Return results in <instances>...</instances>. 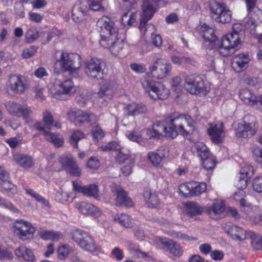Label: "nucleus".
<instances>
[{
  "label": "nucleus",
  "instance_id": "obj_35",
  "mask_svg": "<svg viewBox=\"0 0 262 262\" xmlns=\"http://www.w3.org/2000/svg\"><path fill=\"white\" fill-rule=\"evenodd\" d=\"M72 14L75 22H80L85 19L87 13L80 5H75L72 9Z\"/></svg>",
  "mask_w": 262,
  "mask_h": 262
},
{
  "label": "nucleus",
  "instance_id": "obj_57",
  "mask_svg": "<svg viewBox=\"0 0 262 262\" xmlns=\"http://www.w3.org/2000/svg\"><path fill=\"white\" fill-rule=\"evenodd\" d=\"M101 149L103 151L116 150L119 151L122 149V146L120 142L117 141H112L108 143L105 146H102Z\"/></svg>",
  "mask_w": 262,
  "mask_h": 262
},
{
  "label": "nucleus",
  "instance_id": "obj_51",
  "mask_svg": "<svg viewBox=\"0 0 262 262\" xmlns=\"http://www.w3.org/2000/svg\"><path fill=\"white\" fill-rule=\"evenodd\" d=\"M193 189H192V195H198L204 192L206 190V185L205 183H198L192 182Z\"/></svg>",
  "mask_w": 262,
  "mask_h": 262
},
{
  "label": "nucleus",
  "instance_id": "obj_5",
  "mask_svg": "<svg viewBox=\"0 0 262 262\" xmlns=\"http://www.w3.org/2000/svg\"><path fill=\"white\" fill-rule=\"evenodd\" d=\"M67 116L71 122L79 126H82L85 123L92 125L98 120V118L94 114L80 110H70L68 112Z\"/></svg>",
  "mask_w": 262,
  "mask_h": 262
},
{
  "label": "nucleus",
  "instance_id": "obj_17",
  "mask_svg": "<svg viewBox=\"0 0 262 262\" xmlns=\"http://www.w3.org/2000/svg\"><path fill=\"white\" fill-rule=\"evenodd\" d=\"M73 190L81 193L85 196L93 197L97 199L99 197L98 187L95 184H91L84 186L79 185L77 181L72 182Z\"/></svg>",
  "mask_w": 262,
  "mask_h": 262
},
{
  "label": "nucleus",
  "instance_id": "obj_18",
  "mask_svg": "<svg viewBox=\"0 0 262 262\" xmlns=\"http://www.w3.org/2000/svg\"><path fill=\"white\" fill-rule=\"evenodd\" d=\"M254 174V169L252 166L246 165L243 167L237 176V182L235 183L236 187L241 190L247 186V182L251 177Z\"/></svg>",
  "mask_w": 262,
  "mask_h": 262
},
{
  "label": "nucleus",
  "instance_id": "obj_50",
  "mask_svg": "<svg viewBox=\"0 0 262 262\" xmlns=\"http://www.w3.org/2000/svg\"><path fill=\"white\" fill-rule=\"evenodd\" d=\"M126 135L129 140L136 142L141 145H145V142H147L145 139L135 131L128 132Z\"/></svg>",
  "mask_w": 262,
  "mask_h": 262
},
{
  "label": "nucleus",
  "instance_id": "obj_19",
  "mask_svg": "<svg viewBox=\"0 0 262 262\" xmlns=\"http://www.w3.org/2000/svg\"><path fill=\"white\" fill-rule=\"evenodd\" d=\"M148 108L146 105L135 102L126 104L123 109L124 119L129 116L134 117L137 115L145 114L147 112Z\"/></svg>",
  "mask_w": 262,
  "mask_h": 262
},
{
  "label": "nucleus",
  "instance_id": "obj_15",
  "mask_svg": "<svg viewBox=\"0 0 262 262\" xmlns=\"http://www.w3.org/2000/svg\"><path fill=\"white\" fill-rule=\"evenodd\" d=\"M171 69V65L165 60L158 59L154 64L149 68V71L153 77L162 79L169 74Z\"/></svg>",
  "mask_w": 262,
  "mask_h": 262
},
{
  "label": "nucleus",
  "instance_id": "obj_20",
  "mask_svg": "<svg viewBox=\"0 0 262 262\" xmlns=\"http://www.w3.org/2000/svg\"><path fill=\"white\" fill-rule=\"evenodd\" d=\"M160 242L171 254L169 257L174 260L176 257H179L183 254V250L180 246L173 240L167 238H160Z\"/></svg>",
  "mask_w": 262,
  "mask_h": 262
},
{
  "label": "nucleus",
  "instance_id": "obj_28",
  "mask_svg": "<svg viewBox=\"0 0 262 262\" xmlns=\"http://www.w3.org/2000/svg\"><path fill=\"white\" fill-rule=\"evenodd\" d=\"M225 207V204L223 201H216L206 210V212L210 217L218 220L217 215L224 212Z\"/></svg>",
  "mask_w": 262,
  "mask_h": 262
},
{
  "label": "nucleus",
  "instance_id": "obj_16",
  "mask_svg": "<svg viewBox=\"0 0 262 262\" xmlns=\"http://www.w3.org/2000/svg\"><path fill=\"white\" fill-rule=\"evenodd\" d=\"M211 141L216 144L223 142L225 137L224 125L222 122L210 124L207 129Z\"/></svg>",
  "mask_w": 262,
  "mask_h": 262
},
{
  "label": "nucleus",
  "instance_id": "obj_1",
  "mask_svg": "<svg viewBox=\"0 0 262 262\" xmlns=\"http://www.w3.org/2000/svg\"><path fill=\"white\" fill-rule=\"evenodd\" d=\"M165 123L162 129L165 136L171 139L176 138L179 134L187 137L194 129L193 126L189 124L187 117L178 112L167 115L165 118Z\"/></svg>",
  "mask_w": 262,
  "mask_h": 262
},
{
  "label": "nucleus",
  "instance_id": "obj_36",
  "mask_svg": "<svg viewBox=\"0 0 262 262\" xmlns=\"http://www.w3.org/2000/svg\"><path fill=\"white\" fill-rule=\"evenodd\" d=\"M46 139L52 143L56 147L61 146L64 142L63 138L59 134H55L51 132H45Z\"/></svg>",
  "mask_w": 262,
  "mask_h": 262
},
{
  "label": "nucleus",
  "instance_id": "obj_55",
  "mask_svg": "<svg viewBox=\"0 0 262 262\" xmlns=\"http://www.w3.org/2000/svg\"><path fill=\"white\" fill-rule=\"evenodd\" d=\"M88 233L79 229H73L72 232V238L79 245V242L83 239Z\"/></svg>",
  "mask_w": 262,
  "mask_h": 262
},
{
  "label": "nucleus",
  "instance_id": "obj_30",
  "mask_svg": "<svg viewBox=\"0 0 262 262\" xmlns=\"http://www.w3.org/2000/svg\"><path fill=\"white\" fill-rule=\"evenodd\" d=\"M143 196L148 207L156 208L159 206L160 203V199L157 194L155 192L152 193L150 189H145Z\"/></svg>",
  "mask_w": 262,
  "mask_h": 262
},
{
  "label": "nucleus",
  "instance_id": "obj_11",
  "mask_svg": "<svg viewBox=\"0 0 262 262\" xmlns=\"http://www.w3.org/2000/svg\"><path fill=\"white\" fill-rule=\"evenodd\" d=\"M142 9L143 13L140 19L139 29L143 33V35H145L148 29L150 28L152 29H154L153 25L151 24L146 25V23L151 19L156 10L153 7L149 0H143Z\"/></svg>",
  "mask_w": 262,
  "mask_h": 262
},
{
  "label": "nucleus",
  "instance_id": "obj_24",
  "mask_svg": "<svg viewBox=\"0 0 262 262\" xmlns=\"http://www.w3.org/2000/svg\"><path fill=\"white\" fill-rule=\"evenodd\" d=\"M76 207L79 212L85 215L98 217L101 214V210L91 203L81 202L77 203Z\"/></svg>",
  "mask_w": 262,
  "mask_h": 262
},
{
  "label": "nucleus",
  "instance_id": "obj_45",
  "mask_svg": "<svg viewBox=\"0 0 262 262\" xmlns=\"http://www.w3.org/2000/svg\"><path fill=\"white\" fill-rule=\"evenodd\" d=\"M137 13H129V12L124 13L121 17V23L125 27H129L136 20Z\"/></svg>",
  "mask_w": 262,
  "mask_h": 262
},
{
  "label": "nucleus",
  "instance_id": "obj_53",
  "mask_svg": "<svg viewBox=\"0 0 262 262\" xmlns=\"http://www.w3.org/2000/svg\"><path fill=\"white\" fill-rule=\"evenodd\" d=\"M26 193L34 198L37 202L42 203V204L47 206L48 205V202L43 197H42L38 193L34 191L31 189H26Z\"/></svg>",
  "mask_w": 262,
  "mask_h": 262
},
{
  "label": "nucleus",
  "instance_id": "obj_46",
  "mask_svg": "<svg viewBox=\"0 0 262 262\" xmlns=\"http://www.w3.org/2000/svg\"><path fill=\"white\" fill-rule=\"evenodd\" d=\"M39 32L38 29L35 27L29 29L25 34V39L27 43H32L39 37Z\"/></svg>",
  "mask_w": 262,
  "mask_h": 262
},
{
  "label": "nucleus",
  "instance_id": "obj_52",
  "mask_svg": "<svg viewBox=\"0 0 262 262\" xmlns=\"http://www.w3.org/2000/svg\"><path fill=\"white\" fill-rule=\"evenodd\" d=\"M72 249L67 245L60 246L57 250L58 258L60 260L65 259L71 252Z\"/></svg>",
  "mask_w": 262,
  "mask_h": 262
},
{
  "label": "nucleus",
  "instance_id": "obj_40",
  "mask_svg": "<svg viewBox=\"0 0 262 262\" xmlns=\"http://www.w3.org/2000/svg\"><path fill=\"white\" fill-rule=\"evenodd\" d=\"M192 149L196 150V154L201 159L210 156L211 154L207 146L202 142L195 143Z\"/></svg>",
  "mask_w": 262,
  "mask_h": 262
},
{
  "label": "nucleus",
  "instance_id": "obj_47",
  "mask_svg": "<svg viewBox=\"0 0 262 262\" xmlns=\"http://www.w3.org/2000/svg\"><path fill=\"white\" fill-rule=\"evenodd\" d=\"M248 238L251 239V245L256 250L262 249V237L251 231Z\"/></svg>",
  "mask_w": 262,
  "mask_h": 262
},
{
  "label": "nucleus",
  "instance_id": "obj_37",
  "mask_svg": "<svg viewBox=\"0 0 262 262\" xmlns=\"http://www.w3.org/2000/svg\"><path fill=\"white\" fill-rule=\"evenodd\" d=\"M14 159L19 165L25 168L31 167L33 165L31 157L23 154H15Z\"/></svg>",
  "mask_w": 262,
  "mask_h": 262
},
{
  "label": "nucleus",
  "instance_id": "obj_22",
  "mask_svg": "<svg viewBox=\"0 0 262 262\" xmlns=\"http://www.w3.org/2000/svg\"><path fill=\"white\" fill-rule=\"evenodd\" d=\"M200 32L204 40L211 43L212 48L218 47L220 41L214 33L215 30L213 27L204 24L201 26Z\"/></svg>",
  "mask_w": 262,
  "mask_h": 262
},
{
  "label": "nucleus",
  "instance_id": "obj_13",
  "mask_svg": "<svg viewBox=\"0 0 262 262\" xmlns=\"http://www.w3.org/2000/svg\"><path fill=\"white\" fill-rule=\"evenodd\" d=\"M13 228L15 234L23 241L31 238L35 231L30 223L23 220H16Z\"/></svg>",
  "mask_w": 262,
  "mask_h": 262
},
{
  "label": "nucleus",
  "instance_id": "obj_48",
  "mask_svg": "<svg viewBox=\"0 0 262 262\" xmlns=\"http://www.w3.org/2000/svg\"><path fill=\"white\" fill-rule=\"evenodd\" d=\"M84 137V134L81 131L79 130H75L71 136L70 143L74 148H77L78 142L81 139H83Z\"/></svg>",
  "mask_w": 262,
  "mask_h": 262
},
{
  "label": "nucleus",
  "instance_id": "obj_4",
  "mask_svg": "<svg viewBox=\"0 0 262 262\" xmlns=\"http://www.w3.org/2000/svg\"><path fill=\"white\" fill-rule=\"evenodd\" d=\"M56 64H59L64 71L75 72L81 67L80 57L78 55L62 52L59 58L56 61Z\"/></svg>",
  "mask_w": 262,
  "mask_h": 262
},
{
  "label": "nucleus",
  "instance_id": "obj_34",
  "mask_svg": "<svg viewBox=\"0 0 262 262\" xmlns=\"http://www.w3.org/2000/svg\"><path fill=\"white\" fill-rule=\"evenodd\" d=\"M162 150H165V148L161 147L158 149L157 152L151 151L148 154V159L153 165L157 166L161 163L162 158L166 156L165 153L161 152Z\"/></svg>",
  "mask_w": 262,
  "mask_h": 262
},
{
  "label": "nucleus",
  "instance_id": "obj_39",
  "mask_svg": "<svg viewBox=\"0 0 262 262\" xmlns=\"http://www.w3.org/2000/svg\"><path fill=\"white\" fill-rule=\"evenodd\" d=\"M58 161L61 164L62 168L65 171L76 162L75 159L69 153L62 155L59 158Z\"/></svg>",
  "mask_w": 262,
  "mask_h": 262
},
{
  "label": "nucleus",
  "instance_id": "obj_6",
  "mask_svg": "<svg viewBox=\"0 0 262 262\" xmlns=\"http://www.w3.org/2000/svg\"><path fill=\"white\" fill-rule=\"evenodd\" d=\"M257 128L255 118L248 116L244 118L243 123L237 124L235 128V135L238 138H251L255 134Z\"/></svg>",
  "mask_w": 262,
  "mask_h": 262
},
{
  "label": "nucleus",
  "instance_id": "obj_9",
  "mask_svg": "<svg viewBox=\"0 0 262 262\" xmlns=\"http://www.w3.org/2000/svg\"><path fill=\"white\" fill-rule=\"evenodd\" d=\"M210 11L211 17L216 23L226 24L231 20V12L225 4L214 2L210 6Z\"/></svg>",
  "mask_w": 262,
  "mask_h": 262
},
{
  "label": "nucleus",
  "instance_id": "obj_56",
  "mask_svg": "<svg viewBox=\"0 0 262 262\" xmlns=\"http://www.w3.org/2000/svg\"><path fill=\"white\" fill-rule=\"evenodd\" d=\"M67 174L71 177H79L81 174V170L76 162L66 170Z\"/></svg>",
  "mask_w": 262,
  "mask_h": 262
},
{
  "label": "nucleus",
  "instance_id": "obj_33",
  "mask_svg": "<svg viewBox=\"0 0 262 262\" xmlns=\"http://www.w3.org/2000/svg\"><path fill=\"white\" fill-rule=\"evenodd\" d=\"M84 250L93 252L97 250V247L91 236L88 233L84 237L83 240L79 242V245Z\"/></svg>",
  "mask_w": 262,
  "mask_h": 262
},
{
  "label": "nucleus",
  "instance_id": "obj_14",
  "mask_svg": "<svg viewBox=\"0 0 262 262\" xmlns=\"http://www.w3.org/2000/svg\"><path fill=\"white\" fill-rule=\"evenodd\" d=\"M246 3L248 20L247 25L251 24L255 27L256 21L262 19V11L256 6L257 0H244Z\"/></svg>",
  "mask_w": 262,
  "mask_h": 262
},
{
  "label": "nucleus",
  "instance_id": "obj_3",
  "mask_svg": "<svg viewBox=\"0 0 262 262\" xmlns=\"http://www.w3.org/2000/svg\"><path fill=\"white\" fill-rule=\"evenodd\" d=\"M141 83L145 91L154 100H165L169 95V90L160 82L144 77L141 79Z\"/></svg>",
  "mask_w": 262,
  "mask_h": 262
},
{
  "label": "nucleus",
  "instance_id": "obj_21",
  "mask_svg": "<svg viewBox=\"0 0 262 262\" xmlns=\"http://www.w3.org/2000/svg\"><path fill=\"white\" fill-rule=\"evenodd\" d=\"M59 89L55 92H52V96L59 100L63 99V95L73 93L76 91L74 84L71 79L66 80L58 85Z\"/></svg>",
  "mask_w": 262,
  "mask_h": 262
},
{
  "label": "nucleus",
  "instance_id": "obj_8",
  "mask_svg": "<svg viewBox=\"0 0 262 262\" xmlns=\"http://www.w3.org/2000/svg\"><path fill=\"white\" fill-rule=\"evenodd\" d=\"M240 37L231 33L226 35L219 43V52L223 56H228L233 54L240 44Z\"/></svg>",
  "mask_w": 262,
  "mask_h": 262
},
{
  "label": "nucleus",
  "instance_id": "obj_23",
  "mask_svg": "<svg viewBox=\"0 0 262 262\" xmlns=\"http://www.w3.org/2000/svg\"><path fill=\"white\" fill-rule=\"evenodd\" d=\"M249 61L248 54H239L232 58V68L237 72H241L248 67Z\"/></svg>",
  "mask_w": 262,
  "mask_h": 262
},
{
  "label": "nucleus",
  "instance_id": "obj_64",
  "mask_svg": "<svg viewBox=\"0 0 262 262\" xmlns=\"http://www.w3.org/2000/svg\"><path fill=\"white\" fill-rule=\"evenodd\" d=\"M69 197V195L67 192L58 191L56 194L55 199L59 203H64L68 201Z\"/></svg>",
  "mask_w": 262,
  "mask_h": 262
},
{
  "label": "nucleus",
  "instance_id": "obj_10",
  "mask_svg": "<svg viewBox=\"0 0 262 262\" xmlns=\"http://www.w3.org/2000/svg\"><path fill=\"white\" fill-rule=\"evenodd\" d=\"M86 75L91 79L99 80L104 75L103 65L102 61L98 58H91L84 64Z\"/></svg>",
  "mask_w": 262,
  "mask_h": 262
},
{
  "label": "nucleus",
  "instance_id": "obj_25",
  "mask_svg": "<svg viewBox=\"0 0 262 262\" xmlns=\"http://www.w3.org/2000/svg\"><path fill=\"white\" fill-rule=\"evenodd\" d=\"M251 231L244 230L242 228L232 225L226 229V233L229 234L233 239L242 241L248 239L249 233Z\"/></svg>",
  "mask_w": 262,
  "mask_h": 262
},
{
  "label": "nucleus",
  "instance_id": "obj_27",
  "mask_svg": "<svg viewBox=\"0 0 262 262\" xmlns=\"http://www.w3.org/2000/svg\"><path fill=\"white\" fill-rule=\"evenodd\" d=\"M117 197L116 204L118 206H124L130 207L133 206V202L130 198L128 197L126 192L121 187L116 189Z\"/></svg>",
  "mask_w": 262,
  "mask_h": 262
},
{
  "label": "nucleus",
  "instance_id": "obj_12",
  "mask_svg": "<svg viewBox=\"0 0 262 262\" xmlns=\"http://www.w3.org/2000/svg\"><path fill=\"white\" fill-rule=\"evenodd\" d=\"M185 88L191 94H205L207 91L204 80L199 75L187 76L185 78Z\"/></svg>",
  "mask_w": 262,
  "mask_h": 262
},
{
  "label": "nucleus",
  "instance_id": "obj_61",
  "mask_svg": "<svg viewBox=\"0 0 262 262\" xmlns=\"http://www.w3.org/2000/svg\"><path fill=\"white\" fill-rule=\"evenodd\" d=\"M171 60L174 64L178 65H181L184 63H191L192 61V60L189 57H182L180 58L176 56H172L171 57Z\"/></svg>",
  "mask_w": 262,
  "mask_h": 262
},
{
  "label": "nucleus",
  "instance_id": "obj_42",
  "mask_svg": "<svg viewBox=\"0 0 262 262\" xmlns=\"http://www.w3.org/2000/svg\"><path fill=\"white\" fill-rule=\"evenodd\" d=\"M187 214L191 216L202 213L204 211V208L201 207L199 204L196 202H190L186 204Z\"/></svg>",
  "mask_w": 262,
  "mask_h": 262
},
{
  "label": "nucleus",
  "instance_id": "obj_41",
  "mask_svg": "<svg viewBox=\"0 0 262 262\" xmlns=\"http://www.w3.org/2000/svg\"><path fill=\"white\" fill-rule=\"evenodd\" d=\"M114 219L115 222L126 228H129L132 226L133 223L132 219L130 216L126 214H117L114 216Z\"/></svg>",
  "mask_w": 262,
  "mask_h": 262
},
{
  "label": "nucleus",
  "instance_id": "obj_26",
  "mask_svg": "<svg viewBox=\"0 0 262 262\" xmlns=\"http://www.w3.org/2000/svg\"><path fill=\"white\" fill-rule=\"evenodd\" d=\"M112 94L113 90L111 88L110 84L108 83L103 84L97 93V95L99 98V102L102 105H105L107 102L112 99Z\"/></svg>",
  "mask_w": 262,
  "mask_h": 262
},
{
  "label": "nucleus",
  "instance_id": "obj_43",
  "mask_svg": "<svg viewBox=\"0 0 262 262\" xmlns=\"http://www.w3.org/2000/svg\"><path fill=\"white\" fill-rule=\"evenodd\" d=\"M43 121L45 125L48 129H51L53 126L57 128L61 127V124L59 122L54 123L53 116L48 111H46L43 113Z\"/></svg>",
  "mask_w": 262,
  "mask_h": 262
},
{
  "label": "nucleus",
  "instance_id": "obj_38",
  "mask_svg": "<svg viewBox=\"0 0 262 262\" xmlns=\"http://www.w3.org/2000/svg\"><path fill=\"white\" fill-rule=\"evenodd\" d=\"M40 236L43 240H50L56 242L62 238L63 235L60 232L45 230L40 232Z\"/></svg>",
  "mask_w": 262,
  "mask_h": 262
},
{
  "label": "nucleus",
  "instance_id": "obj_2",
  "mask_svg": "<svg viewBox=\"0 0 262 262\" xmlns=\"http://www.w3.org/2000/svg\"><path fill=\"white\" fill-rule=\"evenodd\" d=\"M97 26L104 34L101 35L100 45L105 48H112L118 40V29L114 22L107 16H103L97 21Z\"/></svg>",
  "mask_w": 262,
  "mask_h": 262
},
{
  "label": "nucleus",
  "instance_id": "obj_54",
  "mask_svg": "<svg viewBox=\"0 0 262 262\" xmlns=\"http://www.w3.org/2000/svg\"><path fill=\"white\" fill-rule=\"evenodd\" d=\"M202 160L203 161V167L207 170H211L215 167L216 162L211 155H210V156L204 158V159H202Z\"/></svg>",
  "mask_w": 262,
  "mask_h": 262
},
{
  "label": "nucleus",
  "instance_id": "obj_44",
  "mask_svg": "<svg viewBox=\"0 0 262 262\" xmlns=\"http://www.w3.org/2000/svg\"><path fill=\"white\" fill-rule=\"evenodd\" d=\"M0 191L4 193H7L8 195L11 196L12 194L16 192V188L10 182L9 179L7 181H2V183H0Z\"/></svg>",
  "mask_w": 262,
  "mask_h": 262
},
{
  "label": "nucleus",
  "instance_id": "obj_60",
  "mask_svg": "<svg viewBox=\"0 0 262 262\" xmlns=\"http://www.w3.org/2000/svg\"><path fill=\"white\" fill-rule=\"evenodd\" d=\"M100 165V162L96 157L92 156L87 162V167L92 169H97Z\"/></svg>",
  "mask_w": 262,
  "mask_h": 262
},
{
  "label": "nucleus",
  "instance_id": "obj_29",
  "mask_svg": "<svg viewBox=\"0 0 262 262\" xmlns=\"http://www.w3.org/2000/svg\"><path fill=\"white\" fill-rule=\"evenodd\" d=\"M11 89L17 93L21 94L25 92V85L23 82L20 76L18 75L11 76L9 80Z\"/></svg>",
  "mask_w": 262,
  "mask_h": 262
},
{
  "label": "nucleus",
  "instance_id": "obj_58",
  "mask_svg": "<svg viewBox=\"0 0 262 262\" xmlns=\"http://www.w3.org/2000/svg\"><path fill=\"white\" fill-rule=\"evenodd\" d=\"M92 134L93 140L97 142L101 140L104 136V132L98 125L93 127L92 129Z\"/></svg>",
  "mask_w": 262,
  "mask_h": 262
},
{
  "label": "nucleus",
  "instance_id": "obj_59",
  "mask_svg": "<svg viewBox=\"0 0 262 262\" xmlns=\"http://www.w3.org/2000/svg\"><path fill=\"white\" fill-rule=\"evenodd\" d=\"M245 195V192H244L243 190H239L238 192H235L234 199L236 201L239 202L241 206L250 207L251 205L246 202V200L244 198V196Z\"/></svg>",
  "mask_w": 262,
  "mask_h": 262
},
{
  "label": "nucleus",
  "instance_id": "obj_32",
  "mask_svg": "<svg viewBox=\"0 0 262 262\" xmlns=\"http://www.w3.org/2000/svg\"><path fill=\"white\" fill-rule=\"evenodd\" d=\"M241 99L246 104L253 105L256 102L257 97L248 89L242 90L239 94Z\"/></svg>",
  "mask_w": 262,
  "mask_h": 262
},
{
  "label": "nucleus",
  "instance_id": "obj_31",
  "mask_svg": "<svg viewBox=\"0 0 262 262\" xmlns=\"http://www.w3.org/2000/svg\"><path fill=\"white\" fill-rule=\"evenodd\" d=\"M15 255L18 257H23L24 260L29 262H33L35 256L32 251L25 246H21L16 249Z\"/></svg>",
  "mask_w": 262,
  "mask_h": 262
},
{
  "label": "nucleus",
  "instance_id": "obj_49",
  "mask_svg": "<svg viewBox=\"0 0 262 262\" xmlns=\"http://www.w3.org/2000/svg\"><path fill=\"white\" fill-rule=\"evenodd\" d=\"M192 182L181 184L179 187L180 193L185 197H189L192 195V189H193Z\"/></svg>",
  "mask_w": 262,
  "mask_h": 262
},
{
  "label": "nucleus",
  "instance_id": "obj_62",
  "mask_svg": "<svg viewBox=\"0 0 262 262\" xmlns=\"http://www.w3.org/2000/svg\"><path fill=\"white\" fill-rule=\"evenodd\" d=\"M252 187L254 191L262 192V177H257L253 180Z\"/></svg>",
  "mask_w": 262,
  "mask_h": 262
},
{
  "label": "nucleus",
  "instance_id": "obj_63",
  "mask_svg": "<svg viewBox=\"0 0 262 262\" xmlns=\"http://www.w3.org/2000/svg\"><path fill=\"white\" fill-rule=\"evenodd\" d=\"M37 49V47L32 46L30 48L24 50L23 52V57L25 58H29L33 56L36 52Z\"/></svg>",
  "mask_w": 262,
  "mask_h": 262
},
{
  "label": "nucleus",
  "instance_id": "obj_7",
  "mask_svg": "<svg viewBox=\"0 0 262 262\" xmlns=\"http://www.w3.org/2000/svg\"><path fill=\"white\" fill-rule=\"evenodd\" d=\"M8 112L13 116L23 117L27 123L31 121L33 114L31 108L26 104H20L14 101H8L5 104Z\"/></svg>",
  "mask_w": 262,
  "mask_h": 262
}]
</instances>
